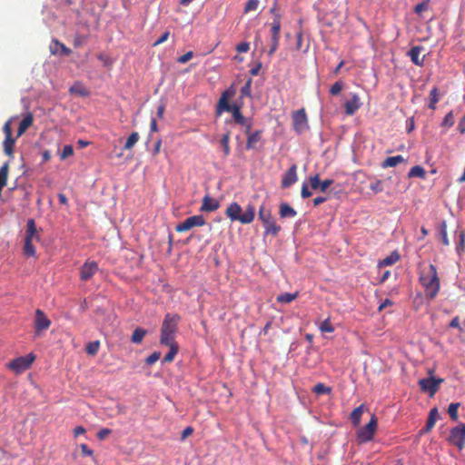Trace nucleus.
<instances>
[{
  "label": "nucleus",
  "mask_w": 465,
  "mask_h": 465,
  "mask_svg": "<svg viewBox=\"0 0 465 465\" xmlns=\"http://www.w3.org/2000/svg\"><path fill=\"white\" fill-rule=\"evenodd\" d=\"M230 138H231V132L227 131L225 134H223L222 135V137L220 139V144L223 147L224 157H227L231 153Z\"/></svg>",
  "instance_id": "nucleus-24"
},
{
  "label": "nucleus",
  "mask_w": 465,
  "mask_h": 465,
  "mask_svg": "<svg viewBox=\"0 0 465 465\" xmlns=\"http://www.w3.org/2000/svg\"><path fill=\"white\" fill-rule=\"evenodd\" d=\"M377 426L378 419L375 415H371L370 421L357 431L359 441L361 443L371 441L374 437Z\"/></svg>",
  "instance_id": "nucleus-5"
},
{
  "label": "nucleus",
  "mask_w": 465,
  "mask_h": 465,
  "mask_svg": "<svg viewBox=\"0 0 465 465\" xmlns=\"http://www.w3.org/2000/svg\"><path fill=\"white\" fill-rule=\"evenodd\" d=\"M458 130L460 134H465V115L460 120L458 124Z\"/></svg>",
  "instance_id": "nucleus-64"
},
{
  "label": "nucleus",
  "mask_w": 465,
  "mask_h": 465,
  "mask_svg": "<svg viewBox=\"0 0 465 465\" xmlns=\"http://www.w3.org/2000/svg\"><path fill=\"white\" fill-rule=\"evenodd\" d=\"M312 192L309 190L308 188V185L303 183L302 185V190H301V196L303 198V199H306L310 196H312Z\"/></svg>",
  "instance_id": "nucleus-56"
},
{
  "label": "nucleus",
  "mask_w": 465,
  "mask_h": 465,
  "mask_svg": "<svg viewBox=\"0 0 465 465\" xmlns=\"http://www.w3.org/2000/svg\"><path fill=\"white\" fill-rule=\"evenodd\" d=\"M250 49V44L247 42H242L236 45V51L238 53H247Z\"/></svg>",
  "instance_id": "nucleus-55"
},
{
  "label": "nucleus",
  "mask_w": 465,
  "mask_h": 465,
  "mask_svg": "<svg viewBox=\"0 0 465 465\" xmlns=\"http://www.w3.org/2000/svg\"><path fill=\"white\" fill-rule=\"evenodd\" d=\"M160 342L166 346L178 345L174 341V334L168 332H161Z\"/></svg>",
  "instance_id": "nucleus-32"
},
{
  "label": "nucleus",
  "mask_w": 465,
  "mask_h": 465,
  "mask_svg": "<svg viewBox=\"0 0 465 465\" xmlns=\"http://www.w3.org/2000/svg\"><path fill=\"white\" fill-rule=\"evenodd\" d=\"M15 143V139L13 136L5 138L3 146L5 154H7L8 156H13Z\"/></svg>",
  "instance_id": "nucleus-30"
},
{
  "label": "nucleus",
  "mask_w": 465,
  "mask_h": 465,
  "mask_svg": "<svg viewBox=\"0 0 465 465\" xmlns=\"http://www.w3.org/2000/svg\"><path fill=\"white\" fill-rule=\"evenodd\" d=\"M170 350L167 354L163 357V362H172L175 357V355L178 353V345H172L169 346Z\"/></svg>",
  "instance_id": "nucleus-40"
},
{
  "label": "nucleus",
  "mask_w": 465,
  "mask_h": 465,
  "mask_svg": "<svg viewBox=\"0 0 465 465\" xmlns=\"http://www.w3.org/2000/svg\"><path fill=\"white\" fill-rule=\"evenodd\" d=\"M400 260L398 252H392L389 256L379 262V266L385 267L396 263Z\"/></svg>",
  "instance_id": "nucleus-27"
},
{
  "label": "nucleus",
  "mask_w": 465,
  "mask_h": 465,
  "mask_svg": "<svg viewBox=\"0 0 465 465\" xmlns=\"http://www.w3.org/2000/svg\"><path fill=\"white\" fill-rule=\"evenodd\" d=\"M428 9V2H422L415 6V13L420 14Z\"/></svg>",
  "instance_id": "nucleus-59"
},
{
  "label": "nucleus",
  "mask_w": 465,
  "mask_h": 465,
  "mask_svg": "<svg viewBox=\"0 0 465 465\" xmlns=\"http://www.w3.org/2000/svg\"><path fill=\"white\" fill-rule=\"evenodd\" d=\"M312 391L317 395L331 394V388L327 387L325 384L322 382H319L313 387Z\"/></svg>",
  "instance_id": "nucleus-37"
},
{
  "label": "nucleus",
  "mask_w": 465,
  "mask_h": 465,
  "mask_svg": "<svg viewBox=\"0 0 465 465\" xmlns=\"http://www.w3.org/2000/svg\"><path fill=\"white\" fill-rule=\"evenodd\" d=\"M281 27V15H276V17L273 18L271 24V47L268 51L270 56L275 53L279 46Z\"/></svg>",
  "instance_id": "nucleus-7"
},
{
  "label": "nucleus",
  "mask_w": 465,
  "mask_h": 465,
  "mask_svg": "<svg viewBox=\"0 0 465 465\" xmlns=\"http://www.w3.org/2000/svg\"><path fill=\"white\" fill-rule=\"evenodd\" d=\"M85 41L86 37L84 35H76L74 38V46L80 47L85 43Z\"/></svg>",
  "instance_id": "nucleus-54"
},
{
  "label": "nucleus",
  "mask_w": 465,
  "mask_h": 465,
  "mask_svg": "<svg viewBox=\"0 0 465 465\" xmlns=\"http://www.w3.org/2000/svg\"><path fill=\"white\" fill-rule=\"evenodd\" d=\"M440 100L439 90L437 87H433L430 93V104L429 107L432 110L436 109V104Z\"/></svg>",
  "instance_id": "nucleus-34"
},
{
  "label": "nucleus",
  "mask_w": 465,
  "mask_h": 465,
  "mask_svg": "<svg viewBox=\"0 0 465 465\" xmlns=\"http://www.w3.org/2000/svg\"><path fill=\"white\" fill-rule=\"evenodd\" d=\"M35 357L33 353L18 357L8 363V368L19 374L29 369Z\"/></svg>",
  "instance_id": "nucleus-6"
},
{
  "label": "nucleus",
  "mask_w": 465,
  "mask_h": 465,
  "mask_svg": "<svg viewBox=\"0 0 465 465\" xmlns=\"http://www.w3.org/2000/svg\"><path fill=\"white\" fill-rule=\"evenodd\" d=\"M435 425V421L432 418H428L425 427L423 428V431L429 432Z\"/></svg>",
  "instance_id": "nucleus-62"
},
{
  "label": "nucleus",
  "mask_w": 465,
  "mask_h": 465,
  "mask_svg": "<svg viewBox=\"0 0 465 465\" xmlns=\"http://www.w3.org/2000/svg\"><path fill=\"white\" fill-rule=\"evenodd\" d=\"M252 79L249 78L243 86L241 88V95L242 96H250L251 95V88H252Z\"/></svg>",
  "instance_id": "nucleus-46"
},
{
  "label": "nucleus",
  "mask_w": 465,
  "mask_h": 465,
  "mask_svg": "<svg viewBox=\"0 0 465 465\" xmlns=\"http://www.w3.org/2000/svg\"><path fill=\"white\" fill-rule=\"evenodd\" d=\"M450 328H455V329H459L460 331H461V327L460 325V317L459 316H455L450 322V325H449Z\"/></svg>",
  "instance_id": "nucleus-60"
},
{
  "label": "nucleus",
  "mask_w": 465,
  "mask_h": 465,
  "mask_svg": "<svg viewBox=\"0 0 465 465\" xmlns=\"http://www.w3.org/2000/svg\"><path fill=\"white\" fill-rule=\"evenodd\" d=\"M438 232H439V237L442 242L443 245L449 246L450 245V240L448 238V232H447V223L446 221H441L438 226Z\"/></svg>",
  "instance_id": "nucleus-25"
},
{
  "label": "nucleus",
  "mask_w": 465,
  "mask_h": 465,
  "mask_svg": "<svg viewBox=\"0 0 465 465\" xmlns=\"http://www.w3.org/2000/svg\"><path fill=\"white\" fill-rule=\"evenodd\" d=\"M193 53L192 51H188L184 54L179 56L177 58V62L180 64H185L188 61H190L193 58Z\"/></svg>",
  "instance_id": "nucleus-52"
},
{
  "label": "nucleus",
  "mask_w": 465,
  "mask_h": 465,
  "mask_svg": "<svg viewBox=\"0 0 465 465\" xmlns=\"http://www.w3.org/2000/svg\"><path fill=\"white\" fill-rule=\"evenodd\" d=\"M146 333H147L146 330H144L143 328H139V327L136 328L134 331V332L132 334V337H131L132 342L134 343V344H140L143 341V340L144 336L146 335Z\"/></svg>",
  "instance_id": "nucleus-29"
},
{
  "label": "nucleus",
  "mask_w": 465,
  "mask_h": 465,
  "mask_svg": "<svg viewBox=\"0 0 465 465\" xmlns=\"http://www.w3.org/2000/svg\"><path fill=\"white\" fill-rule=\"evenodd\" d=\"M33 122H34L33 114L31 113H29L20 122L18 130H17V136H21L22 134H24L26 132V130L33 124Z\"/></svg>",
  "instance_id": "nucleus-21"
},
{
  "label": "nucleus",
  "mask_w": 465,
  "mask_h": 465,
  "mask_svg": "<svg viewBox=\"0 0 465 465\" xmlns=\"http://www.w3.org/2000/svg\"><path fill=\"white\" fill-rule=\"evenodd\" d=\"M259 3V0H248L244 7V12L248 13L251 11H256L258 9Z\"/></svg>",
  "instance_id": "nucleus-48"
},
{
  "label": "nucleus",
  "mask_w": 465,
  "mask_h": 465,
  "mask_svg": "<svg viewBox=\"0 0 465 465\" xmlns=\"http://www.w3.org/2000/svg\"><path fill=\"white\" fill-rule=\"evenodd\" d=\"M405 159L401 155L387 157L381 163L382 168L395 167L401 163H403Z\"/></svg>",
  "instance_id": "nucleus-26"
},
{
  "label": "nucleus",
  "mask_w": 465,
  "mask_h": 465,
  "mask_svg": "<svg viewBox=\"0 0 465 465\" xmlns=\"http://www.w3.org/2000/svg\"><path fill=\"white\" fill-rule=\"evenodd\" d=\"M444 381L441 378L429 377L419 381V385L422 391L429 392L433 396L439 390L440 385Z\"/></svg>",
  "instance_id": "nucleus-10"
},
{
  "label": "nucleus",
  "mask_w": 465,
  "mask_h": 465,
  "mask_svg": "<svg viewBox=\"0 0 465 465\" xmlns=\"http://www.w3.org/2000/svg\"><path fill=\"white\" fill-rule=\"evenodd\" d=\"M259 219L262 222L265 233L276 236L281 231V226L277 225L270 210H266L264 205L259 208Z\"/></svg>",
  "instance_id": "nucleus-4"
},
{
  "label": "nucleus",
  "mask_w": 465,
  "mask_h": 465,
  "mask_svg": "<svg viewBox=\"0 0 465 465\" xmlns=\"http://www.w3.org/2000/svg\"><path fill=\"white\" fill-rule=\"evenodd\" d=\"M206 223L203 215H193L186 218L183 222L178 223L175 227L176 232H184L193 227H201Z\"/></svg>",
  "instance_id": "nucleus-9"
},
{
  "label": "nucleus",
  "mask_w": 465,
  "mask_h": 465,
  "mask_svg": "<svg viewBox=\"0 0 465 465\" xmlns=\"http://www.w3.org/2000/svg\"><path fill=\"white\" fill-rule=\"evenodd\" d=\"M51 326V321L47 318L45 313L37 309L35 316V333L36 336H40L43 331L49 329Z\"/></svg>",
  "instance_id": "nucleus-11"
},
{
  "label": "nucleus",
  "mask_w": 465,
  "mask_h": 465,
  "mask_svg": "<svg viewBox=\"0 0 465 465\" xmlns=\"http://www.w3.org/2000/svg\"><path fill=\"white\" fill-rule=\"evenodd\" d=\"M169 35H170V33L168 31H166L165 33L163 34V35L160 38H158L154 42L153 45L156 46L158 45L164 43L168 39Z\"/></svg>",
  "instance_id": "nucleus-63"
},
{
  "label": "nucleus",
  "mask_w": 465,
  "mask_h": 465,
  "mask_svg": "<svg viewBox=\"0 0 465 465\" xmlns=\"http://www.w3.org/2000/svg\"><path fill=\"white\" fill-rule=\"evenodd\" d=\"M279 214L281 218H293L296 216V211L286 203H282L280 205Z\"/></svg>",
  "instance_id": "nucleus-22"
},
{
  "label": "nucleus",
  "mask_w": 465,
  "mask_h": 465,
  "mask_svg": "<svg viewBox=\"0 0 465 465\" xmlns=\"http://www.w3.org/2000/svg\"><path fill=\"white\" fill-rule=\"evenodd\" d=\"M99 349H100V341H91L85 347L86 353L91 356L96 355L98 353Z\"/></svg>",
  "instance_id": "nucleus-36"
},
{
  "label": "nucleus",
  "mask_w": 465,
  "mask_h": 465,
  "mask_svg": "<svg viewBox=\"0 0 465 465\" xmlns=\"http://www.w3.org/2000/svg\"><path fill=\"white\" fill-rule=\"evenodd\" d=\"M333 183L332 179H325L321 182V192H325Z\"/></svg>",
  "instance_id": "nucleus-57"
},
{
  "label": "nucleus",
  "mask_w": 465,
  "mask_h": 465,
  "mask_svg": "<svg viewBox=\"0 0 465 465\" xmlns=\"http://www.w3.org/2000/svg\"><path fill=\"white\" fill-rule=\"evenodd\" d=\"M50 49L51 52L54 54L59 52L64 55H69L71 54V50L68 47H66L64 44L60 43L58 40L53 41Z\"/></svg>",
  "instance_id": "nucleus-23"
},
{
  "label": "nucleus",
  "mask_w": 465,
  "mask_h": 465,
  "mask_svg": "<svg viewBox=\"0 0 465 465\" xmlns=\"http://www.w3.org/2000/svg\"><path fill=\"white\" fill-rule=\"evenodd\" d=\"M297 180V166L296 164H292L282 176L281 185L282 188H289L293 183H295Z\"/></svg>",
  "instance_id": "nucleus-15"
},
{
  "label": "nucleus",
  "mask_w": 465,
  "mask_h": 465,
  "mask_svg": "<svg viewBox=\"0 0 465 465\" xmlns=\"http://www.w3.org/2000/svg\"><path fill=\"white\" fill-rule=\"evenodd\" d=\"M455 123L453 112H449L443 118L441 126L444 128H450Z\"/></svg>",
  "instance_id": "nucleus-41"
},
{
  "label": "nucleus",
  "mask_w": 465,
  "mask_h": 465,
  "mask_svg": "<svg viewBox=\"0 0 465 465\" xmlns=\"http://www.w3.org/2000/svg\"><path fill=\"white\" fill-rule=\"evenodd\" d=\"M459 407H460L459 402H455V403L453 402V403H450L448 408V413H449L450 419L454 421L458 420Z\"/></svg>",
  "instance_id": "nucleus-42"
},
{
  "label": "nucleus",
  "mask_w": 465,
  "mask_h": 465,
  "mask_svg": "<svg viewBox=\"0 0 465 465\" xmlns=\"http://www.w3.org/2000/svg\"><path fill=\"white\" fill-rule=\"evenodd\" d=\"M309 181H310V185H311L312 189L321 191V181H320L319 174L310 176Z\"/></svg>",
  "instance_id": "nucleus-47"
},
{
  "label": "nucleus",
  "mask_w": 465,
  "mask_h": 465,
  "mask_svg": "<svg viewBox=\"0 0 465 465\" xmlns=\"http://www.w3.org/2000/svg\"><path fill=\"white\" fill-rule=\"evenodd\" d=\"M370 188L371 191H373L375 193H381L383 191V185L382 182L381 180H375L374 183H371L370 184Z\"/></svg>",
  "instance_id": "nucleus-50"
},
{
  "label": "nucleus",
  "mask_w": 465,
  "mask_h": 465,
  "mask_svg": "<svg viewBox=\"0 0 465 465\" xmlns=\"http://www.w3.org/2000/svg\"><path fill=\"white\" fill-rule=\"evenodd\" d=\"M24 253L26 256H31V257L35 255V248L34 245V241L25 240Z\"/></svg>",
  "instance_id": "nucleus-39"
},
{
  "label": "nucleus",
  "mask_w": 465,
  "mask_h": 465,
  "mask_svg": "<svg viewBox=\"0 0 465 465\" xmlns=\"http://www.w3.org/2000/svg\"><path fill=\"white\" fill-rule=\"evenodd\" d=\"M73 153H74L73 146L70 144H66L64 146V148L60 153V159L65 160L69 156L73 155Z\"/></svg>",
  "instance_id": "nucleus-45"
},
{
  "label": "nucleus",
  "mask_w": 465,
  "mask_h": 465,
  "mask_svg": "<svg viewBox=\"0 0 465 465\" xmlns=\"http://www.w3.org/2000/svg\"><path fill=\"white\" fill-rule=\"evenodd\" d=\"M112 433V430L110 429H107V428H104L102 430H100L97 434H96V437L100 440H104V439H106L110 434Z\"/></svg>",
  "instance_id": "nucleus-53"
},
{
  "label": "nucleus",
  "mask_w": 465,
  "mask_h": 465,
  "mask_svg": "<svg viewBox=\"0 0 465 465\" xmlns=\"http://www.w3.org/2000/svg\"><path fill=\"white\" fill-rule=\"evenodd\" d=\"M458 237L459 241L456 243V251L459 254H461L465 246V232L463 231H460L458 232Z\"/></svg>",
  "instance_id": "nucleus-44"
},
{
  "label": "nucleus",
  "mask_w": 465,
  "mask_h": 465,
  "mask_svg": "<svg viewBox=\"0 0 465 465\" xmlns=\"http://www.w3.org/2000/svg\"><path fill=\"white\" fill-rule=\"evenodd\" d=\"M80 448L84 456H92L94 453V451L84 443L81 444Z\"/></svg>",
  "instance_id": "nucleus-58"
},
{
  "label": "nucleus",
  "mask_w": 465,
  "mask_h": 465,
  "mask_svg": "<svg viewBox=\"0 0 465 465\" xmlns=\"http://www.w3.org/2000/svg\"><path fill=\"white\" fill-rule=\"evenodd\" d=\"M235 94L233 89H227L224 91L218 102L217 112L221 114L223 111L232 113L234 122L238 124H246V118L241 112V106L237 104H229V99L232 98Z\"/></svg>",
  "instance_id": "nucleus-2"
},
{
  "label": "nucleus",
  "mask_w": 465,
  "mask_h": 465,
  "mask_svg": "<svg viewBox=\"0 0 465 465\" xmlns=\"http://www.w3.org/2000/svg\"><path fill=\"white\" fill-rule=\"evenodd\" d=\"M40 239L37 233L35 223L33 219H29L26 223V232L25 240L38 242Z\"/></svg>",
  "instance_id": "nucleus-18"
},
{
  "label": "nucleus",
  "mask_w": 465,
  "mask_h": 465,
  "mask_svg": "<svg viewBox=\"0 0 465 465\" xmlns=\"http://www.w3.org/2000/svg\"><path fill=\"white\" fill-rule=\"evenodd\" d=\"M160 357H161V352L154 351L146 358L145 362L149 365H152V364L155 363L160 359Z\"/></svg>",
  "instance_id": "nucleus-51"
},
{
  "label": "nucleus",
  "mask_w": 465,
  "mask_h": 465,
  "mask_svg": "<svg viewBox=\"0 0 465 465\" xmlns=\"http://www.w3.org/2000/svg\"><path fill=\"white\" fill-rule=\"evenodd\" d=\"M256 209L254 205L248 204L245 211L242 212V206L234 202L228 205L225 211L226 216L232 222H240L242 224L251 223L255 217Z\"/></svg>",
  "instance_id": "nucleus-3"
},
{
  "label": "nucleus",
  "mask_w": 465,
  "mask_h": 465,
  "mask_svg": "<svg viewBox=\"0 0 465 465\" xmlns=\"http://www.w3.org/2000/svg\"><path fill=\"white\" fill-rule=\"evenodd\" d=\"M193 432V429L191 426L186 427L181 435V440H184L188 436H190Z\"/></svg>",
  "instance_id": "nucleus-61"
},
{
  "label": "nucleus",
  "mask_w": 465,
  "mask_h": 465,
  "mask_svg": "<svg viewBox=\"0 0 465 465\" xmlns=\"http://www.w3.org/2000/svg\"><path fill=\"white\" fill-rule=\"evenodd\" d=\"M298 296V292H283L277 296L276 301L281 303H290L294 301Z\"/></svg>",
  "instance_id": "nucleus-31"
},
{
  "label": "nucleus",
  "mask_w": 465,
  "mask_h": 465,
  "mask_svg": "<svg viewBox=\"0 0 465 465\" xmlns=\"http://www.w3.org/2000/svg\"><path fill=\"white\" fill-rule=\"evenodd\" d=\"M421 50L422 47L417 45L411 47V50L408 52V55L410 56L411 62L418 66H422L424 64V56H420Z\"/></svg>",
  "instance_id": "nucleus-19"
},
{
  "label": "nucleus",
  "mask_w": 465,
  "mask_h": 465,
  "mask_svg": "<svg viewBox=\"0 0 465 465\" xmlns=\"http://www.w3.org/2000/svg\"><path fill=\"white\" fill-rule=\"evenodd\" d=\"M425 170L423 167L420 165L413 166L411 168L408 175L409 177H419V178H424L425 177Z\"/></svg>",
  "instance_id": "nucleus-38"
},
{
  "label": "nucleus",
  "mask_w": 465,
  "mask_h": 465,
  "mask_svg": "<svg viewBox=\"0 0 465 465\" xmlns=\"http://www.w3.org/2000/svg\"><path fill=\"white\" fill-rule=\"evenodd\" d=\"M419 280L420 284L425 288L426 297L430 300H433L440 288L436 266L433 264L427 266L420 264L419 269Z\"/></svg>",
  "instance_id": "nucleus-1"
},
{
  "label": "nucleus",
  "mask_w": 465,
  "mask_h": 465,
  "mask_svg": "<svg viewBox=\"0 0 465 465\" xmlns=\"http://www.w3.org/2000/svg\"><path fill=\"white\" fill-rule=\"evenodd\" d=\"M98 271V264L94 261L87 260L80 268V279L82 281L90 280Z\"/></svg>",
  "instance_id": "nucleus-12"
},
{
  "label": "nucleus",
  "mask_w": 465,
  "mask_h": 465,
  "mask_svg": "<svg viewBox=\"0 0 465 465\" xmlns=\"http://www.w3.org/2000/svg\"><path fill=\"white\" fill-rule=\"evenodd\" d=\"M292 121H293V127L297 132L301 133L305 128H307L308 119H307V114H306L305 109L302 108V109L294 112L292 114Z\"/></svg>",
  "instance_id": "nucleus-14"
},
{
  "label": "nucleus",
  "mask_w": 465,
  "mask_h": 465,
  "mask_svg": "<svg viewBox=\"0 0 465 465\" xmlns=\"http://www.w3.org/2000/svg\"><path fill=\"white\" fill-rule=\"evenodd\" d=\"M139 134L137 132L132 133L129 137L127 138L124 149V150H131L134 144L139 141Z\"/></svg>",
  "instance_id": "nucleus-33"
},
{
  "label": "nucleus",
  "mask_w": 465,
  "mask_h": 465,
  "mask_svg": "<svg viewBox=\"0 0 465 465\" xmlns=\"http://www.w3.org/2000/svg\"><path fill=\"white\" fill-rule=\"evenodd\" d=\"M180 316L177 314H166L162 324L161 332L175 334Z\"/></svg>",
  "instance_id": "nucleus-13"
},
{
  "label": "nucleus",
  "mask_w": 465,
  "mask_h": 465,
  "mask_svg": "<svg viewBox=\"0 0 465 465\" xmlns=\"http://www.w3.org/2000/svg\"><path fill=\"white\" fill-rule=\"evenodd\" d=\"M219 207H220L219 202L216 199L212 198L211 196L206 194L203 197V203H202V206L200 208V211L201 212H207V213L214 212Z\"/></svg>",
  "instance_id": "nucleus-17"
},
{
  "label": "nucleus",
  "mask_w": 465,
  "mask_h": 465,
  "mask_svg": "<svg viewBox=\"0 0 465 465\" xmlns=\"http://www.w3.org/2000/svg\"><path fill=\"white\" fill-rule=\"evenodd\" d=\"M342 88H343V83L341 81H337L331 85V87L330 89V94L331 95H338L341 93V91L342 90Z\"/></svg>",
  "instance_id": "nucleus-49"
},
{
  "label": "nucleus",
  "mask_w": 465,
  "mask_h": 465,
  "mask_svg": "<svg viewBox=\"0 0 465 465\" xmlns=\"http://www.w3.org/2000/svg\"><path fill=\"white\" fill-rule=\"evenodd\" d=\"M362 105L360 96L357 94H352L351 99L345 102V114L347 115H353Z\"/></svg>",
  "instance_id": "nucleus-16"
},
{
  "label": "nucleus",
  "mask_w": 465,
  "mask_h": 465,
  "mask_svg": "<svg viewBox=\"0 0 465 465\" xmlns=\"http://www.w3.org/2000/svg\"><path fill=\"white\" fill-rule=\"evenodd\" d=\"M262 130H256V131L252 132V134H249V135L247 137V142H246V149L247 150L254 149L256 146V143L258 142H260V140L262 139Z\"/></svg>",
  "instance_id": "nucleus-20"
},
{
  "label": "nucleus",
  "mask_w": 465,
  "mask_h": 465,
  "mask_svg": "<svg viewBox=\"0 0 465 465\" xmlns=\"http://www.w3.org/2000/svg\"><path fill=\"white\" fill-rule=\"evenodd\" d=\"M363 413V405H360L359 407L355 408L351 413V420L353 424V426L357 427L360 425L361 415Z\"/></svg>",
  "instance_id": "nucleus-28"
},
{
  "label": "nucleus",
  "mask_w": 465,
  "mask_h": 465,
  "mask_svg": "<svg viewBox=\"0 0 465 465\" xmlns=\"http://www.w3.org/2000/svg\"><path fill=\"white\" fill-rule=\"evenodd\" d=\"M319 329L322 332H333L334 327L331 324V319L327 318L324 321H322L319 326Z\"/></svg>",
  "instance_id": "nucleus-43"
},
{
  "label": "nucleus",
  "mask_w": 465,
  "mask_h": 465,
  "mask_svg": "<svg viewBox=\"0 0 465 465\" xmlns=\"http://www.w3.org/2000/svg\"><path fill=\"white\" fill-rule=\"evenodd\" d=\"M448 441L456 446L459 450H462L465 445V424L460 423L451 429Z\"/></svg>",
  "instance_id": "nucleus-8"
},
{
  "label": "nucleus",
  "mask_w": 465,
  "mask_h": 465,
  "mask_svg": "<svg viewBox=\"0 0 465 465\" xmlns=\"http://www.w3.org/2000/svg\"><path fill=\"white\" fill-rule=\"evenodd\" d=\"M69 92L71 94H77L80 96H87L89 95V92L86 88H84L81 84L77 83L70 87Z\"/></svg>",
  "instance_id": "nucleus-35"
}]
</instances>
